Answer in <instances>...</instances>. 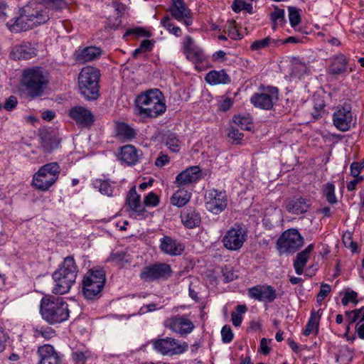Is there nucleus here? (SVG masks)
Wrapping results in <instances>:
<instances>
[{
  "label": "nucleus",
  "mask_w": 364,
  "mask_h": 364,
  "mask_svg": "<svg viewBox=\"0 0 364 364\" xmlns=\"http://www.w3.org/2000/svg\"><path fill=\"white\" fill-rule=\"evenodd\" d=\"M60 168L56 162H52L41 166L33 175L32 186L35 189L46 191L58 180Z\"/></svg>",
  "instance_id": "6"
},
{
  "label": "nucleus",
  "mask_w": 364,
  "mask_h": 364,
  "mask_svg": "<svg viewBox=\"0 0 364 364\" xmlns=\"http://www.w3.org/2000/svg\"><path fill=\"white\" fill-rule=\"evenodd\" d=\"M164 326L181 337H186L195 328V325L189 318L179 315L167 318L164 322Z\"/></svg>",
  "instance_id": "12"
},
{
  "label": "nucleus",
  "mask_w": 364,
  "mask_h": 364,
  "mask_svg": "<svg viewBox=\"0 0 364 364\" xmlns=\"http://www.w3.org/2000/svg\"><path fill=\"white\" fill-rule=\"evenodd\" d=\"M236 311V312H232L231 320L235 326H240L242 321V314L246 312L247 306L245 305H237Z\"/></svg>",
  "instance_id": "44"
},
{
  "label": "nucleus",
  "mask_w": 364,
  "mask_h": 364,
  "mask_svg": "<svg viewBox=\"0 0 364 364\" xmlns=\"http://www.w3.org/2000/svg\"><path fill=\"white\" fill-rule=\"evenodd\" d=\"M100 70L92 66L84 67L78 76L80 92L85 99L94 100L99 97Z\"/></svg>",
  "instance_id": "4"
},
{
  "label": "nucleus",
  "mask_w": 364,
  "mask_h": 364,
  "mask_svg": "<svg viewBox=\"0 0 364 364\" xmlns=\"http://www.w3.org/2000/svg\"><path fill=\"white\" fill-rule=\"evenodd\" d=\"M309 203L304 198L289 199L286 202L287 210L292 214H302L308 211Z\"/></svg>",
  "instance_id": "26"
},
{
  "label": "nucleus",
  "mask_w": 364,
  "mask_h": 364,
  "mask_svg": "<svg viewBox=\"0 0 364 364\" xmlns=\"http://www.w3.org/2000/svg\"><path fill=\"white\" fill-rule=\"evenodd\" d=\"M357 296L358 294L354 291L346 292L345 296L341 299V303L343 306H346L349 302L357 304Z\"/></svg>",
  "instance_id": "57"
},
{
  "label": "nucleus",
  "mask_w": 364,
  "mask_h": 364,
  "mask_svg": "<svg viewBox=\"0 0 364 364\" xmlns=\"http://www.w3.org/2000/svg\"><path fill=\"white\" fill-rule=\"evenodd\" d=\"M246 238V230L240 225H235L226 232L222 241L226 249L235 251L242 247Z\"/></svg>",
  "instance_id": "11"
},
{
  "label": "nucleus",
  "mask_w": 364,
  "mask_h": 364,
  "mask_svg": "<svg viewBox=\"0 0 364 364\" xmlns=\"http://www.w3.org/2000/svg\"><path fill=\"white\" fill-rule=\"evenodd\" d=\"M303 244V238L295 229H290L279 237L277 240L280 254H288L296 252Z\"/></svg>",
  "instance_id": "10"
},
{
  "label": "nucleus",
  "mask_w": 364,
  "mask_h": 364,
  "mask_svg": "<svg viewBox=\"0 0 364 364\" xmlns=\"http://www.w3.org/2000/svg\"><path fill=\"white\" fill-rule=\"evenodd\" d=\"M37 353L40 358L38 364H61V357L51 345L40 346Z\"/></svg>",
  "instance_id": "20"
},
{
  "label": "nucleus",
  "mask_w": 364,
  "mask_h": 364,
  "mask_svg": "<svg viewBox=\"0 0 364 364\" xmlns=\"http://www.w3.org/2000/svg\"><path fill=\"white\" fill-rule=\"evenodd\" d=\"M142 155L141 151L132 145H126L122 147L119 159L129 166L137 163Z\"/></svg>",
  "instance_id": "25"
},
{
  "label": "nucleus",
  "mask_w": 364,
  "mask_h": 364,
  "mask_svg": "<svg viewBox=\"0 0 364 364\" xmlns=\"http://www.w3.org/2000/svg\"><path fill=\"white\" fill-rule=\"evenodd\" d=\"M289 20L291 26L295 29V31L303 33V29L301 28H297L299 24L301 22V16H300V10L296 9L294 7H289Z\"/></svg>",
  "instance_id": "39"
},
{
  "label": "nucleus",
  "mask_w": 364,
  "mask_h": 364,
  "mask_svg": "<svg viewBox=\"0 0 364 364\" xmlns=\"http://www.w3.org/2000/svg\"><path fill=\"white\" fill-rule=\"evenodd\" d=\"M54 272L68 275L69 279H76L78 269L73 257L69 256L64 259L62 264Z\"/></svg>",
  "instance_id": "27"
},
{
  "label": "nucleus",
  "mask_w": 364,
  "mask_h": 364,
  "mask_svg": "<svg viewBox=\"0 0 364 364\" xmlns=\"http://www.w3.org/2000/svg\"><path fill=\"white\" fill-rule=\"evenodd\" d=\"M232 106V101L230 98L227 97L220 102L218 109L221 111H228Z\"/></svg>",
  "instance_id": "64"
},
{
  "label": "nucleus",
  "mask_w": 364,
  "mask_h": 364,
  "mask_svg": "<svg viewBox=\"0 0 364 364\" xmlns=\"http://www.w3.org/2000/svg\"><path fill=\"white\" fill-rule=\"evenodd\" d=\"M228 36L232 39L237 40L242 38L241 34L238 32L236 28L235 21H232L228 26Z\"/></svg>",
  "instance_id": "60"
},
{
  "label": "nucleus",
  "mask_w": 364,
  "mask_h": 364,
  "mask_svg": "<svg viewBox=\"0 0 364 364\" xmlns=\"http://www.w3.org/2000/svg\"><path fill=\"white\" fill-rule=\"evenodd\" d=\"M49 83V75L41 67L24 69L22 72L21 87L29 97L33 99L41 96Z\"/></svg>",
  "instance_id": "1"
},
{
  "label": "nucleus",
  "mask_w": 364,
  "mask_h": 364,
  "mask_svg": "<svg viewBox=\"0 0 364 364\" xmlns=\"http://www.w3.org/2000/svg\"><path fill=\"white\" fill-rule=\"evenodd\" d=\"M352 358L353 353L348 348L341 349L337 355V361L341 364H350Z\"/></svg>",
  "instance_id": "49"
},
{
  "label": "nucleus",
  "mask_w": 364,
  "mask_h": 364,
  "mask_svg": "<svg viewBox=\"0 0 364 364\" xmlns=\"http://www.w3.org/2000/svg\"><path fill=\"white\" fill-rule=\"evenodd\" d=\"M18 101L16 97L10 96L6 99L4 107L7 111L13 110L17 105Z\"/></svg>",
  "instance_id": "63"
},
{
  "label": "nucleus",
  "mask_w": 364,
  "mask_h": 364,
  "mask_svg": "<svg viewBox=\"0 0 364 364\" xmlns=\"http://www.w3.org/2000/svg\"><path fill=\"white\" fill-rule=\"evenodd\" d=\"M274 41L269 37L254 41L251 45V49L253 50H259L268 47V46Z\"/></svg>",
  "instance_id": "51"
},
{
  "label": "nucleus",
  "mask_w": 364,
  "mask_h": 364,
  "mask_svg": "<svg viewBox=\"0 0 364 364\" xmlns=\"http://www.w3.org/2000/svg\"><path fill=\"white\" fill-rule=\"evenodd\" d=\"M151 343L153 349L165 356L179 355L186 353L188 349L187 342L179 341L173 337L155 339Z\"/></svg>",
  "instance_id": "7"
},
{
  "label": "nucleus",
  "mask_w": 364,
  "mask_h": 364,
  "mask_svg": "<svg viewBox=\"0 0 364 364\" xmlns=\"http://www.w3.org/2000/svg\"><path fill=\"white\" fill-rule=\"evenodd\" d=\"M129 35H136L139 36H149V32L139 27L128 29L124 34L123 37L125 38Z\"/></svg>",
  "instance_id": "59"
},
{
  "label": "nucleus",
  "mask_w": 364,
  "mask_h": 364,
  "mask_svg": "<svg viewBox=\"0 0 364 364\" xmlns=\"http://www.w3.org/2000/svg\"><path fill=\"white\" fill-rule=\"evenodd\" d=\"M233 123L244 130H250L252 127V120L247 117L235 116L233 117Z\"/></svg>",
  "instance_id": "43"
},
{
  "label": "nucleus",
  "mask_w": 364,
  "mask_h": 364,
  "mask_svg": "<svg viewBox=\"0 0 364 364\" xmlns=\"http://www.w3.org/2000/svg\"><path fill=\"white\" fill-rule=\"evenodd\" d=\"M68 115L77 125L85 127H90L95 121L92 112L82 106L71 107Z\"/></svg>",
  "instance_id": "16"
},
{
  "label": "nucleus",
  "mask_w": 364,
  "mask_h": 364,
  "mask_svg": "<svg viewBox=\"0 0 364 364\" xmlns=\"http://www.w3.org/2000/svg\"><path fill=\"white\" fill-rule=\"evenodd\" d=\"M55 335V331L50 327H41L40 328H36L34 330V337L38 338L42 337L46 340H49L54 337Z\"/></svg>",
  "instance_id": "45"
},
{
  "label": "nucleus",
  "mask_w": 364,
  "mask_h": 364,
  "mask_svg": "<svg viewBox=\"0 0 364 364\" xmlns=\"http://www.w3.org/2000/svg\"><path fill=\"white\" fill-rule=\"evenodd\" d=\"M45 3L48 4L46 7H49L52 12L55 13L61 9L60 4L63 0H42Z\"/></svg>",
  "instance_id": "61"
},
{
  "label": "nucleus",
  "mask_w": 364,
  "mask_h": 364,
  "mask_svg": "<svg viewBox=\"0 0 364 364\" xmlns=\"http://www.w3.org/2000/svg\"><path fill=\"white\" fill-rule=\"evenodd\" d=\"M94 186L102 194L112 196L114 191V186L109 180L96 179L94 181Z\"/></svg>",
  "instance_id": "36"
},
{
  "label": "nucleus",
  "mask_w": 364,
  "mask_h": 364,
  "mask_svg": "<svg viewBox=\"0 0 364 364\" xmlns=\"http://www.w3.org/2000/svg\"><path fill=\"white\" fill-rule=\"evenodd\" d=\"M207 83L210 85H226L230 82V77L225 70H211L205 77Z\"/></svg>",
  "instance_id": "28"
},
{
  "label": "nucleus",
  "mask_w": 364,
  "mask_h": 364,
  "mask_svg": "<svg viewBox=\"0 0 364 364\" xmlns=\"http://www.w3.org/2000/svg\"><path fill=\"white\" fill-rule=\"evenodd\" d=\"M313 249L314 245L310 244L305 248L304 250L297 255L296 258L294 262L295 272L297 274H302L304 268L306 266V264L309 257V255L312 252Z\"/></svg>",
  "instance_id": "31"
},
{
  "label": "nucleus",
  "mask_w": 364,
  "mask_h": 364,
  "mask_svg": "<svg viewBox=\"0 0 364 364\" xmlns=\"http://www.w3.org/2000/svg\"><path fill=\"white\" fill-rule=\"evenodd\" d=\"M325 104L323 100L319 97H314V112L312 113L314 117L317 118L320 116L321 112L323 109Z\"/></svg>",
  "instance_id": "56"
},
{
  "label": "nucleus",
  "mask_w": 364,
  "mask_h": 364,
  "mask_svg": "<svg viewBox=\"0 0 364 364\" xmlns=\"http://www.w3.org/2000/svg\"><path fill=\"white\" fill-rule=\"evenodd\" d=\"M102 54L101 49L95 46H90L80 50L76 57L77 61L84 63L88 61L94 60Z\"/></svg>",
  "instance_id": "30"
},
{
  "label": "nucleus",
  "mask_w": 364,
  "mask_h": 364,
  "mask_svg": "<svg viewBox=\"0 0 364 364\" xmlns=\"http://www.w3.org/2000/svg\"><path fill=\"white\" fill-rule=\"evenodd\" d=\"M333 124L336 128L343 132L350 130L356 125L357 118L351 111L350 105L338 106L332 115Z\"/></svg>",
  "instance_id": "8"
},
{
  "label": "nucleus",
  "mask_w": 364,
  "mask_h": 364,
  "mask_svg": "<svg viewBox=\"0 0 364 364\" xmlns=\"http://www.w3.org/2000/svg\"><path fill=\"white\" fill-rule=\"evenodd\" d=\"M105 282V273L102 269L93 268L88 270L82 281V293L85 298L88 300L97 299Z\"/></svg>",
  "instance_id": "5"
},
{
  "label": "nucleus",
  "mask_w": 364,
  "mask_h": 364,
  "mask_svg": "<svg viewBox=\"0 0 364 364\" xmlns=\"http://www.w3.org/2000/svg\"><path fill=\"white\" fill-rule=\"evenodd\" d=\"M228 136L233 142L239 143L242 139L244 135L238 129L232 126L229 129Z\"/></svg>",
  "instance_id": "53"
},
{
  "label": "nucleus",
  "mask_w": 364,
  "mask_h": 364,
  "mask_svg": "<svg viewBox=\"0 0 364 364\" xmlns=\"http://www.w3.org/2000/svg\"><path fill=\"white\" fill-rule=\"evenodd\" d=\"M127 205L131 211V215L135 218H142L145 209L141 203V197L136 193V188L132 187L127 197Z\"/></svg>",
  "instance_id": "19"
},
{
  "label": "nucleus",
  "mask_w": 364,
  "mask_h": 364,
  "mask_svg": "<svg viewBox=\"0 0 364 364\" xmlns=\"http://www.w3.org/2000/svg\"><path fill=\"white\" fill-rule=\"evenodd\" d=\"M348 319L350 323L356 322L360 319V322L364 320V306L359 309H355L347 314Z\"/></svg>",
  "instance_id": "50"
},
{
  "label": "nucleus",
  "mask_w": 364,
  "mask_h": 364,
  "mask_svg": "<svg viewBox=\"0 0 364 364\" xmlns=\"http://www.w3.org/2000/svg\"><path fill=\"white\" fill-rule=\"evenodd\" d=\"M278 100V89L267 87L260 93H255L250 97V102L256 107L270 110L274 104Z\"/></svg>",
  "instance_id": "13"
},
{
  "label": "nucleus",
  "mask_w": 364,
  "mask_h": 364,
  "mask_svg": "<svg viewBox=\"0 0 364 364\" xmlns=\"http://www.w3.org/2000/svg\"><path fill=\"white\" fill-rule=\"evenodd\" d=\"M160 249L164 254L178 256L183 253L184 247L172 237L165 235L160 239Z\"/></svg>",
  "instance_id": "21"
},
{
  "label": "nucleus",
  "mask_w": 364,
  "mask_h": 364,
  "mask_svg": "<svg viewBox=\"0 0 364 364\" xmlns=\"http://www.w3.org/2000/svg\"><path fill=\"white\" fill-rule=\"evenodd\" d=\"M136 105L140 114L150 117L161 115L166 109L162 92L159 89L149 90L139 95Z\"/></svg>",
  "instance_id": "3"
},
{
  "label": "nucleus",
  "mask_w": 364,
  "mask_h": 364,
  "mask_svg": "<svg viewBox=\"0 0 364 364\" xmlns=\"http://www.w3.org/2000/svg\"><path fill=\"white\" fill-rule=\"evenodd\" d=\"M323 195L326 200L330 204H335L337 203V198L335 194V186L331 183H327L323 186Z\"/></svg>",
  "instance_id": "42"
},
{
  "label": "nucleus",
  "mask_w": 364,
  "mask_h": 364,
  "mask_svg": "<svg viewBox=\"0 0 364 364\" xmlns=\"http://www.w3.org/2000/svg\"><path fill=\"white\" fill-rule=\"evenodd\" d=\"M198 166H191L177 175L176 183L178 186H186L196 182L200 177Z\"/></svg>",
  "instance_id": "23"
},
{
  "label": "nucleus",
  "mask_w": 364,
  "mask_h": 364,
  "mask_svg": "<svg viewBox=\"0 0 364 364\" xmlns=\"http://www.w3.org/2000/svg\"><path fill=\"white\" fill-rule=\"evenodd\" d=\"M40 312L42 318L49 324L60 323L68 319V304L61 297L46 296L41 301Z\"/></svg>",
  "instance_id": "2"
},
{
  "label": "nucleus",
  "mask_w": 364,
  "mask_h": 364,
  "mask_svg": "<svg viewBox=\"0 0 364 364\" xmlns=\"http://www.w3.org/2000/svg\"><path fill=\"white\" fill-rule=\"evenodd\" d=\"M222 341L223 343H228L233 338V333L229 326H224L221 330Z\"/></svg>",
  "instance_id": "55"
},
{
  "label": "nucleus",
  "mask_w": 364,
  "mask_h": 364,
  "mask_svg": "<svg viewBox=\"0 0 364 364\" xmlns=\"http://www.w3.org/2000/svg\"><path fill=\"white\" fill-rule=\"evenodd\" d=\"M323 311L318 309L317 311H311V316L306 323V328L303 332L304 335L309 336L311 333H317L318 331V323L322 316Z\"/></svg>",
  "instance_id": "32"
},
{
  "label": "nucleus",
  "mask_w": 364,
  "mask_h": 364,
  "mask_svg": "<svg viewBox=\"0 0 364 364\" xmlns=\"http://www.w3.org/2000/svg\"><path fill=\"white\" fill-rule=\"evenodd\" d=\"M343 242L346 247L350 248L352 252H355L357 249V245L351 238L350 232H346L343 236Z\"/></svg>",
  "instance_id": "58"
},
{
  "label": "nucleus",
  "mask_w": 364,
  "mask_h": 364,
  "mask_svg": "<svg viewBox=\"0 0 364 364\" xmlns=\"http://www.w3.org/2000/svg\"><path fill=\"white\" fill-rule=\"evenodd\" d=\"M193 41L190 36L186 38L185 49L187 53V58L194 61H201L203 55L199 51H195L193 48Z\"/></svg>",
  "instance_id": "37"
},
{
  "label": "nucleus",
  "mask_w": 364,
  "mask_h": 364,
  "mask_svg": "<svg viewBox=\"0 0 364 364\" xmlns=\"http://www.w3.org/2000/svg\"><path fill=\"white\" fill-rule=\"evenodd\" d=\"M28 19L26 15L22 14L21 9H20L19 16L8 21L6 26L11 32L16 33L27 31L34 27L33 23Z\"/></svg>",
  "instance_id": "24"
},
{
  "label": "nucleus",
  "mask_w": 364,
  "mask_h": 364,
  "mask_svg": "<svg viewBox=\"0 0 364 364\" xmlns=\"http://www.w3.org/2000/svg\"><path fill=\"white\" fill-rule=\"evenodd\" d=\"M205 207L213 214L218 215L227 207V196L225 191L212 189L205 196Z\"/></svg>",
  "instance_id": "15"
},
{
  "label": "nucleus",
  "mask_w": 364,
  "mask_h": 364,
  "mask_svg": "<svg viewBox=\"0 0 364 364\" xmlns=\"http://www.w3.org/2000/svg\"><path fill=\"white\" fill-rule=\"evenodd\" d=\"M169 11L172 16L177 21H183L187 26L192 25L191 11L186 6L183 0H173Z\"/></svg>",
  "instance_id": "17"
},
{
  "label": "nucleus",
  "mask_w": 364,
  "mask_h": 364,
  "mask_svg": "<svg viewBox=\"0 0 364 364\" xmlns=\"http://www.w3.org/2000/svg\"><path fill=\"white\" fill-rule=\"evenodd\" d=\"M364 165L362 163L353 162L350 164V174L353 177L359 176V173L363 168Z\"/></svg>",
  "instance_id": "62"
},
{
  "label": "nucleus",
  "mask_w": 364,
  "mask_h": 364,
  "mask_svg": "<svg viewBox=\"0 0 364 364\" xmlns=\"http://www.w3.org/2000/svg\"><path fill=\"white\" fill-rule=\"evenodd\" d=\"M165 145L172 152H178L181 142L175 134H168L164 139Z\"/></svg>",
  "instance_id": "40"
},
{
  "label": "nucleus",
  "mask_w": 364,
  "mask_h": 364,
  "mask_svg": "<svg viewBox=\"0 0 364 364\" xmlns=\"http://www.w3.org/2000/svg\"><path fill=\"white\" fill-rule=\"evenodd\" d=\"M232 9L236 13H239L242 10L247 11L250 14L252 12V4L243 0H235L232 5Z\"/></svg>",
  "instance_id": "46"
},
{
  "label": "nucleus",
  "mask_w": 364,
  "mask_h": 364,
  "mask_svg": "<svg viewBox=\"0 0 364 364\" xmlns=\"http://www.w3.org/2000/svg\"><path fill=\"white\" fill-rule=\"evenodd\" d=\"M181 222L186 228L192 229L200 224V216L192 209L184 210L181 214Z\"/></svg>",
  "instance_id": "29"
},
{
  "label": "nucleus",
  "mask_w": 364,
  "mask_h": 364,
  "mask_svg": "<svg viewBox=\"0 0 364 364\" xmlns=\"http://www.w3.org/2000/svg\"><path fill=\"white\" fill-rule=\"evenodd\" d=\"M116 132L117 136L123 139H132L135 136L134 130L125 123H119L117 125Z\"/></svg>",
  "instance_id": "38"
},
{
  "label": "nucleus",
  "mask_w": 364,
  "mask_h": 364,
  "mask_svg": "<svg viewBox=\"0 0 364 364\" xmlns=\"http://www.w3.org/2000/svg\"><path fill=\"white\" fill-rule=\"evenodd\" d=\"M249 296L259 301L272 302L277 297L276 291L269 285H257L248 290Z\"/></svg>",
  "instance_id": "18"
},
{
  "label": "nucleus",
  "mask_w": 364,
  "mask_h": 364,
  "mask_svg": "<svg viewBox=\"0 0 364 364\" xmlns=\"http://www.w3.org/2000/svg\"><path fill=\"white\" fill-rule=\"evenodd\" d=\"M271 20L273 26L272 28L276 29L277 26H282L285 22L284 10L279 8H274V11L271 14Z\"/></svg>",
  "instance_id": "41"
},
{
  "label": "nucleus",
  "mask_w": 364,
  "mask_h": 364,
  "mask_svg": "<svg viewBox=\"0 0 364 364\" xmlns=\"http://www.w3.org/2000/svg\"><path fill=\"white\" fill-rule=\"evenodd\" d=\"M109 260L117 265L122 266L124 263L128 262V255L123 251L112 253Z\"/></svg>",
  "instance_id": "48"
},
{
  "label": "nucleus",
  "mask_w": 364,
  "mask_h": 364,
  "mask_svg": "<svg viewBox=\"0 0 364 364\" xmlns=\"http://www.w3.org/2000/svg\"><path fill=\"white\" fill-rule=\"evenodd\" d=\"M14 54L18 59L28 60L36 55V50L30 43H23L14 48Z\"/></svg>",
  "instance_id": "33"
},
{
  "label": "nucleus",
  "mask_w": 364,
  "mask_h": 364,
  "mask_svg": "<svg viewBox=\"0 0 364 364\" xmlns=\"http://www.w3.org/2000/svg\"><path fill=\"white\" fill-rule=\"evenodd\" d=\"M191 193L184 189H179L171 198V203L177 207H183L188 203Z\"/></svg>",
  "instance_id": "34"
},
{
  "label": "nucleus",
  "mask_w": 364,
  "mask_h": 364,
  "mask_svg": "<svg viewBox=\"0 0 364 364\" xmlns=\"http://www.w3.org/2000/svg\"><path fill=\"white\" fill-rule=\"evenodd\" d=\"M331 286L328 284H322L321 285L320 291L316 296V301L319 304L324 300V299L327 296V295L331 291Z\"/></svg>",
  "instance_id": "52"
},
{
  "label": "nucleus",
  "mask_w": 364,
  "mask_h": 364,
  "mask_svg": "<svg viewBox=\"0 0 364 364\" xmlns=\"http://www.w3.org/2000/svg\"><path fill=\"white\" fill-rule=\"evenodd\" d=\"M170 265L158 263L144 267L140 273V277L145 282H152L157 279H166L171 275Z\"/></svg>",
  "instance_id": "14"
},
{
  "label": "nucleus",
  "mask_w": 364,
  "mask_h": 364,
  "mask_svg": "<svg viewBox=\"0 0 364 364\" xmlns=\"http://www.w3.org/2000/svg\"><path fill=\"white\" fill-rule=\"evenodd\" d=\"M21 12L28 16V21L33 23L34 27L45 23L50 18L55 17L49 7L37 2H31L21 8Z\"/></svg>",
  "instance_id": "9"
},
{
  "label": "nucleus",
  "mask_w": 364,
  "mask_h": 364,
  "mask_svg": "<svg viewBox=\"0 0 364 364\" xmlns=\"http://www.w3.org/2000/svg\"><path fill=\"white\" fill-rule=\"evenodd\" d=\"M347 61L344 55H337L333 60L329 68V73L333 75H340L346 71Z\"/></svg>",
  "instance_id": "35"
},
{
  "label": "nucleus",
  "mask_w": 364,
  "mask_h": 364,
  "mask_svg": "<svg viewBox=\"0 0 364 364\" xmlns=\"http://www.w3.org/2000/svg\"><path fill=\"white\" fill-rule=\"evenodd\" d=\"M153 43L149 40H144L139 48L135 49L132 53L134 58H137L140 54L146 53L152 50Z\"/></svg>",
  "instance_id": "47"
},
{
  "label": "nucleus",
  "mask_w": 364,
  "mask_h": 364,
  "mask_svg": "<svg viewBox=\"0 0 364 364\" xmlns=\"http://www.w3.org/2000/svg\"><path fill=\"white\" fill-rule=\"evenodd\" d=\"M53 279L55 283L53 293L55 294H65L68 293L72 285L75 283V278L69 279L68 275L53 272Z\"/></svg>",
  "instance_id": "22"
},
{
  "label": "nucleus",
  "mask_w": 364,
  "mask_h": 364,
  "mask_svg": "<svg viewBox=\"0 0 364 364\" xmlns=\"http://www.w3.org/2000/svg\"><path fill=\"white\" fill-rule=\"evenodd\" d=\"M159 203V197L153 192L149 193L144 200V204L146 206L155 207Z\"/></svg>",
  "instance_id": "54"
}]
</instances>
